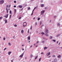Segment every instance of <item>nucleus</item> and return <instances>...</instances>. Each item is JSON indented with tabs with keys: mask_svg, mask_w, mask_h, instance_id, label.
Listing matches in <instances>:
<instances>
[{
	"mask_svg": "<svg viewBox=\"0 0 62 62\" xmlns=\"http://www.w3.org/2000/svg\"><path fill=\"white\" fill-rule=\"evenodd\" d=\"M4 2V0H1L0 1V4H3Z\"/></svg>",
	"mask_w": 62,
	"mask_h": 62,
	"instance_id": "1",
	"label": "nucleus"
},
{
	"mask_svg": "<svg viewBox=\"0 0 62 62\" xmlns=\"http://www.w3.org/2000/svg\"><path fill=\"white\" fill-rule=\"evenodd\" d=\"M23 26H25L26 25V22H24L23 23Z\"/></svg>",
	"mask_w": 62,
	"mask_h": 62,
	"instance_id": "2",
	"label": "nucleus"
},
{
	"mask_svg": "<svg viewBox=\"0 0 62 62\" xmlns=\"http://www.w3.org/2000/svg\"><path fill=\"white\" fill-rule=\"evenodd\" d=\"M45 34H48V29H46L45 31Z\"/></svg>",
	"mask_w": 62,
	"mask_h": 62,
	"instance_id": "3",
	"label": "nucleus"
},
{
	"mask_svg": "<svg viewBox=\"0 0 62 62\" xmlns=\"http://www.w3.org/2000/svg\"><path fill=\"white\" fill-rule=\"evenodd\" d=\"M44 12H45V10L42 11L41 12V15H43L44 13Z\"/></svg>",
	"mask_w": 62,
	"mask_h": 62,
	"instance_id": "4",
	"label": "nucleus"
},
{
	"mask_svg": "<svg viewBox=\"0 0 62 62\" xmlns=\"http://www.w3.org/2000/svg\"><path fill=\"white\" fill-rule=\"evenodd\" d=\"M8 14L6 16H4V17H5L6 18H7L8 17Z\"/></svg>",
	"mask_w": 62,
	"mask_h": 62,
	"instance_id": "5",
	"label": "nucleus"
},
{
	"mask_svg": "<svg viewBox=\"0 0 62 62\" xmlns=\"http://www.w3.org/2000/svg\"><path fill=\"white\" fill-rule=\"evenodd\" d=\"M50 54H51L50 52H49L46 54V55H47V56H48L49 55H50Z\"/></svg>",
	"mask_w": 62,
	"mask_h": 62,
	"instance_id": "6",
	"label": "nucleus"
},
{
	"mask_svg": "<svg viewBox=\"0 0 62 62\" xmlns=\"http://www.w3.org/2000/svg\"><path fill=\"white\" fill-rule=\"evenodd\" d=\"M24 54L23 53L22 54H21L20 56V57H22L23 56V55Z\"/></svg>",
	"mask_w": 62,
	"mask_h": 62,
	"instance_id": "7",
	"label": "nucleus"
},
{
	"mask_svg": "<svg viewBox=\"0 0 62 62\" xmlns=\"http://www.w3.org/2000/svg\"><path fill=\"white\" fill-rule=\"evenodd\" d=\"M57 59H55L54 60V62H57Z\"/></svg>",
	"mask_w": 62,
	"mask_h": 62,
	"instance_id": "8",
	"label": "nucleus"
},
{
	"mask_svg": "<svg viewBox=\"0 0 62 62\" xmlns=\"http://www.w3.org/2000/svg\"><path fill=\"white\" fill-rule=\"evenodd\" d=\"M45 35L46 36H47V37H48L49 36V35L47 33H46L45 34Z\"/></svg>",
	"mask_w": 62,
	"mask_h": 62,
	"instance_id": "9",
	"label": "nucleus"
},
{
	"mask_svg": "<svg viewBox=\"0 0 62 62\" xmlns=\"http://www.w3.org/2000/svg\"><path fill=\"white\" fill-rule=\"evenodd\" d=\"M61 55H60L57 56V57L58 58H60V57H61Z\"/></svg>",
	"mask_w": 62,
	"mask_h": 62,
	"instance_id": "10",
	"label": "nucleus"
},
{
	"mask_svg": "<svg viewBox=\"0 0 62 62\" xmlns=\"http://www.w3.org/2000/svg\"><path fill=\"white\" fill-rule=\"evenodd\" d=\"M8 8H6V10H7V13H8Z\"/></svg>",
	"mask_w": 62,
	"mask_h": 62,
	"instance_id": "11",
	"label": "nucleus"
},
{
	"mask_svg": "<svg viewBox=\"0 0 62 62\" xmlns=\"http://www.w3.org/2000/svg\"><path fill=\"white\" fill-rule=\"evenodd\" d=\"M19 7L20 8H22V6H19Z\"/></svg>",
	"mask_w": 62,
	"mask_h": 62,
	"instance_id": "12",
	"label": "nucleus"
},
{
	"mask_svg": "<svg viewBox=\"0 0 62 62\" xmlns=\"http://www.w3.org/2000/svg\"><path fill=\"white\" fill-rule=\"evenodd\" d=\"M21 33H23V30H21Z\"/></svg>",
	"mask_w": 62,
	"mask_h": 62,
	"instance_id": "13",
	"label": "nucleus"
},
{
	"mask_svg": "<svg viewBox=\"0 0 62 62\" xmlns=\"http://www.w3.org/2000/svg\"><path fill=\"white\" fill-rule=\"evenodd\" d=\"M11 52H9L8 53V54L9 55H10V54H11Z\"/></svg>",
	"mask_w": 62,
	"mask_h": 62,
	"instance_id": "14",
	"label": "nucleus"
},
{
	"mask_svg": "<svg viewBox=\"0 0 62 62\" xmlns=\"http://www.w3.org/2000/svg\"><path fill=\"white\" fill-rule=\"evenodd\" d=\"M28 39H29V40H30V36H29L28 37Z\"/></svg>",
	"mask_w": 62,
	"mask_h": 62,
	"instance_id": "15",
	"label": "nucleus"
},
{
	"mask_svg": "<svg viewBox=\"0 0 62 62\" xmlns=\"http://www.w3.org/2000/svg\"><path fill=\"white\" fill-rule=\"evenodd\" d=\"M47 47H45L44 48V49L45 50V49H47Z\"/></svg>",
	"mask_w": 62,
	"mask_h": 62,
	"instance_id": "16",
	"label": "nucleus"
},
{
	"mask_svg": "<svg viewBox=\"0 0 62 62\" xmlns=\"http://www.w3.org/2000/svg\"><path fill=\"white\" fill-rule=\"evenodd\" d=\"M8 44L9 46H10L11 45V44H10V43H8Z\"/></svg>",
	"mask_w": 62,
	"mask_h": 62,
	"instance_id": "17",
	"label": "nucleus"
},
{
	"mask_svg": "<svg viewBox=\"0 0 62 62\" xmlns=\"http://www.w3.org/2000/svg\"><path fill=\"white\" fill-rule=\"evenodd\" d=\"M44 6V5L43 4H41V7H43Z\"/></svg>",
	"mask_w": 62,
	"mask_h": 62,
	"instance_id": "18",
	"label": "nucleus"
},
{
	"mask_svg": "<svg viewBox=\"0 0 62 62\" xmlns=\"http://www.w3.org/2000/svg\"><path fill=\"white\" fill-rule=\"evenodd\" d=\"M53 38V37H52V36H51L50 37V39H52V38Z\"/></svg>",
	"mask_w": 62,
	"mask_h": 62,
	"instance_id": "19",
	"label": "nucleus"
},
{
	"mask_svg": "<svg viewBox=\"0 0 62 62\" xmlns=\"http://www.w3.org/2000/svg\"><path fill=\"white\" fill-rule=\"evenodd\" d=\"M5 23H7L8 22V21H7V20H5Z\"/></svg>",
	"mask_w": 62,
	"mask_h": 62,
	"instance_id": "20",
	"label": "nucleus"
},
{
	"mask_svg": "<svg viewBox=\"0 0 62 62\" xmlns=\"http://www.w3.org/2000/svg\"><path fill=\"white\" fill-rule=\"evenodd\" d=\"M37 58H38V56H36L35 58V59H36Z\"/></svg>",
	"mask_w": 62,
	"mask_h": 62,
	"instance_id": "21",
	"label": "nucleus"
},
{
	"mask_svg": "<svg viewBox=\"0 0 62 62\" xmlns=\"http://www.w3.org/2000/svg\"><path fill=\"white\" fill-rule=\"evenodd\" d=\"M14 26L15 27H17V25L15 24L14 25Z\"/></svg>",
	"mask_w": 62,
	"mask_h": 62,
	"instance_id": "22",
	"label": "nucleus"
},
{
	"mask_svg": "<svg viewBox=\"0 0 62 62\" xmlns=\"http://www.w3.org/2000/svg\"><path fill=\"white\" fill-rule=\"evenodd\" d=\"M41 34H45V33L44 32H42L41 33Z\"/></svg>",
	"mask_w": 62,
	"mask_h": 62,
	"instance_id": "23",
	"label": "nucleus"
},
{
	"mask_svg": "<svg viewBox=\"0 0 62 62\" xmlns=\"http://www.w3.org/2000/svg\"><path fill=\"white\" fill-rule=\"evenodd\" d=\"M2 18H3V17H0V20H1V19H2Z\"/></svg>",
	"mask_w": 62,
	"mask_h": 62,
	"instance_id": "24",
	"label": "nucleus"
},
{
	"mask_svg": "<svg viewBox=\"0 0 62 62\" xmlns=\"http://www.w3.org/2000/svg\"><path fill=\"white\" fill-rule=\"evenodd\" d=\"M11 15H10V17H9L10 19V18H11Z\"/></svg>",
	"mask_w": 62,
	"mask_h": 62,
	"instance_id": "25",
	"label": "nucleus"
},
{
	"mask_svg": "<svg viewBox=\"0 0 62 62\" xmlns=\"http://www.w3.org/2000/svg\"><path fill=\"white\" fill-rule=\"evenodd\" d=\"M60 36V34H59L58 35H57L56 37H58V36Z\"/></svg>",
	"mask_w": 62,
	"mask_h": 62,
	"instance_id": "26",
	"label": "nucleus"
},
{
	"mask_svg": "<svg viewBox=\"0 0 62 62\" xmlns=\"http://www.w3.org/2000/svg\"><path fill=\"white\" fill-rule=\"evenodd\" d=\"M41 58H39V61H40V60H41Z\"/></svg>",
	"mask_w": 62,
	"mask_h": 62,
	"instance_id": "27",
	"label": "nucleus"
},
{
	"mask_svg": "<svg viewBox=\"0 0 62 62\" xmlns=\"http://www.w3.org/2000/svg\"><path fill=\"white\" fill-rule=\"evenodd\" d=\"M35 26H36L37 25V23H36L35 24Z\"/></svg>",
	"mask_w": 62,
	"mask_h": 62,
	"instance_id": "28",
	"label": "nucleus"
},
{
	"mask_svg": "<svg viewBox=\"0 0 62 62\" xmlns=\"http://www.w3.org/2000/svg\"><path fill=\"white\" fill-rule=\"evenodd\" d=\"M10 14H11L12 13H11V11L10 10Z\"/></svg>",
	"mask_w": 62,
	"mask_h": 62,
	"instance_id": "29",
	"label": "nucleus"
},
{
	"mask_svg": "<svg viewBox=\"0 0 62 62\" xmlns=\"http://www.w3.org/2000/svg\"><path fill=\"white\" fill-rule=\"evenodd\" d=\"M57 25H58V26H59V25H60V24L58 23L57 24Z\"/></svg>",
	"mask_w": 62,
	"mask_h": 62,
	"instance_id": "30",
	"label": "nucleus"
},
{
	"mask_svg": "<svg viewBox=\"0 0 62 62\" xmlns=\"http://www.w3.org/2000/svg\"><path fill=\"white\" fill-rule=\"evenodd\" d=\"M33 57V55H32V54H31V57Z\"/></svg>",
	"mask_w": 62,
	"mask_h": 62,
	"instance_id": "31",
	"label": "nucleus"
},
{
	"mask_svg": "<svg viewBox=\"0 0 62 62\" xmlns=\"http://www.w3.org/2000/svg\"><path fill=\"white\" fill-rule=\"evenodd\" d=\"M38 20H40V18H38Z\"/></svg>",
	"mask_w": 62,
	"mask_h": 62,
	"instance_id": "32",
	"label": "nucleus"
},
{
	"mask_svg": "<svg viewBox=\"0 0 62 62\" xmlns=\"http://www.w3.org/2000/svg\"><path fill=\"white\" fill-rule=\"evenodd\" d=\"M21 18H22V17H19V19H21Z\"/></svg>",
	"mask_w": 62,
	"mask_h": 62,
	"instance_id": "33",
	"label": "nucleus"
},
{
	"mask_svg": "<svg viewBox=\"0 0 62 62\" xmlns=\"http://www.w3.org/2000/svg\"><path fill=\"white\" fill-rule=\"evenodd\" d=\"M53 41H54V42H55V40H53Z\"/></svg>",
	"mask_w": 62,
	"mask_h": 62,
	"instance_id": "34",
	"label": "nucleus"
},
{
	"mask_svg": "<svg viewBox=\"0 0 62 62\" xmlns=\"http://www.w3.org/2000/svg\"><path fill=\"white\" fill-rule=\"evenodd\" d=\"M33 12H32V13L31 14V16L33 15Z\"/></svg>",
	"mask_w": 62,
	"mask_h": 62,
	"instance_id": "35",
	"label": "nucleus"
},
{
	"mask_svg": "<svg viewBox=\"0 0 62 62\" xmlns=\"http://www.w3.org/2000/svg\"><path fill=\"white\" fill-rule=\"evenodd\" d=\"M30 9V7H29L28 9V10H29Z\"/></svg>",
	"mask_w": 62,
	"mask_h": 62,
	"instance_id": "36",
	"label": "nucleus"
},
{
	"mask_svg": "<svg viewBox=\"0 0 62 62\" xmlns=\"http://www.w3.org/2000/svg\"><path fill=\"white\" fill-rule=\"evenodd\" d=\"M5 39H6V38H4L3 39L4 40H5Z\"/></svg>",
	"mask_w": 62,
	"mask_h": 62,
	"instance_id": "37",
	"label": "nucleus"
},
{
	"mask_svg": "<svg viewBox=\"0 0 62 62\" xmlns=\"http://www.w3.org/2000/svg\"><path fill=\"white\" fill-rule=\"evenodd\" d=\"M29 30H28V33H29Z\"/></svg>",
	"mask_w": 62,
	"mask_h": 62,
	"instance_id": "38",
	"label": "nucleus"
},
{
	"mask_svg": "<svg viewBox=\"0 0 62 62\" xmlns=\"http://www.w3.org/2000/svg\"><path fill=\"white\" fill-rule=\"evenodd\" d=\"M7 49V48H4V51H5L6 49Z\"/></svg>",
	"mask_w": 62,
	"mask_h": 62,
	"instance_id": "39",
	"label": "nucleus"
},
{
	"mask_svg": "<svg viewBox=\"0 0 62 62\" xmlns=\"http://www.w3.org/2000/svg\"><path fill=\"white\" fill-rule=\"evenodd\" d=\"M14 3H16V1L15 0V1H14Z\"/></svg>",
	"mask_w": 62,
	"mask_h": 62,
	"instance_id": "40",
	"label": "nucleus"
},
{
	"mask_svg": "<svg viewBox=\"0 0 62 62\" xmlns=\"http://www.w3.org/2000/svg\"><path fill=\"white\" fill-rule=\"evenodd\" d=\"M32 26H31V27L30 28V29H32Z\"/></svg>",
	"mask_w": 62,
	"mask_h": 62,
	"instance_id": "41",
	"label": "nucleus"
},
{
	"mask_svg": "<svg viewBox=\"0 0 62 62\" xmlns=\"http://www.w3.org/2000/svg\"><path fill=\"white\" fill-rule=\"evenodd\" d=\"M15 12H16V9H15Z\"/></svg>",
	"mask_w": 62,
	"mask_h": 62,
	"instance_id": "42",
	"label": "nucleus"
},
{
	"mask_svg": "<svg viewBox=\"0 0 62 62\" xmlns=\"http://www.w3.org/2000/svg\"><path fill=\"white\" fill-rule=\"evenodd\" d=\"M16 6H14V8H16Z\"/></svg>",
	"mask_w": 62,
	"mask_h": 62,
	"instance_id": "43",
	"label": "nucleus"
},
{
	"mask_svg": "<svg viewBox=\"0 0 62 62\" xmlns=\"http://www.w3.org/2000/svg\"><path fill=\"white\" fill-rule=\"evenodd\" d=\"M42 43H44V41H43L42 42Z\"/></svg>",
	"mask_w": 62,
	"mask_h": 62,
	"instance_id": "44",
	"label": "nucleus"
},
{
	"mask_svg": "<svg viewBox=\"0 0 62 62\" xmlns=\"http://www.w3.org/2000/svg\"><path fill=\"white\" fill-rule=\"evenodd\" d=\"M56 17V16H54V18H55Z\"/></svg>",
	"mask_w": 62,
	"mask_h": 62,
	"instance_id": "45",
	"label": "nucleus"
},
{
	"mask_svg": "<svg viewBox=\"0 0 62 62\" xmlns=\"http://www.w3.org/2000/svg\"><path fill=\"white\" fill-rule=\"evenodd\" d=\"M10 5H9L8 6V8H10Z\"/></svg>",
	"mask_w": 62,
	"mask_h": 62,
	"instance_id": "46",
	"label": "nucleus"
},
{
	"mask_svg": "<svg viewBox=\"0 0 62 62\" xmlns=\"http://www.w3.org/2000/svg\"><path fill=\"white\" fill-rule=\"evenodd\" d=\"M34 10H35V9H34L33 11H32V12H34Z\"/></svg>",
	"mask_w": 62,
	"mask_h": 62,
	"instance_id": "47",
	"label": "nucleus"
},
{
	"mask_svg": "<svg viewBox=\"0 0 62 62\" xmlns=\"http://www.w3.org/2000/svg\"><path fill=\"white\" fill-rule=\"evenodd\" d=\"M39 43V41H37V43Z\"/></svg>",
	"mask_w": 62,
	"mask_h": 62,
	"instance_id": "48",
	"label": "nucleus"
},
{
	"mask_svg": "<svg viewBox=\"0 0 62 62\" xmlns=\"http://www.w3.org/2000/svg\"><path fill=\"white\" fill-rule=\"evenodd\" d=\"M43 54V53H41V54Z\"/></svg>",
	"mask_w": 62,
	"mask_h": 62,
	"instance_id": "49",
	"label": "nucleus"
},
{
	"mask_svg": "<svg viewBox=\"0 0 62 62\" xmlns=\"http://www.w3.org/2000/svg\"><path fill=\"white\" fill-rule=\"evenodd\" d=\"M36 7H35L34 9H36Z\"/></svg>",
	"mask_w": 62,
	"mask_h": 62,
	"instance_id": "50",
	"label": "nucleus"
},
{
	"mask_svg": "<svg viewBox=\"0 0 62 62\" xmlns=\"http://www.w3.org/2000/svg\"><path fill=\"white\" fill-rule=\"evenodd\" d=\"M55 56L54 55H53V57H55Z\"/></svg>",
	"mask_w": 62,
	"mask_h": 62,
	"instance_id": "51",
	"label": "nucleus"
},
{
	"mask_svg": "<svg viewBox=\"0 0 62 62\" xmlns=\"http://www.w3.org/2000/svg\"><path fill=\"white\" fill-rule=\"evenodd\" d=\"M51 57V56H48V58H49V57Z\"/></svg>",
	"mask_w": 62,
	"mask_h": 62,
	"instance_id": "52",
	"label": "nucleus"
},
{
	"mask_svg": "<svg viewBox=\"0 0 62 62\" xmlns=\"http://www.w3.org/2000/svg\"><path fill=\"white\" fill-rule=\"evenodd\" d=\"M45 9H47V7H45Z\"/></svg>",
	"mask_w": 62,
	"mask_h": 62,
	"instance_id": "53",
	"label": "nucleus"
},
{
	"mask_svg": "<svg viewBox=\"0 0 62 62\" xmlns=\"http://www.w3.org/2000/svg\"><path fill=\"white\" fill-rule=\"evenodd\" d=\"M22 50H23V51L24 50V49H23V48L22 49Z\"/></svg>",
	"mask_w": 62,
	"mask_h": 62,
	"instance_id": "54",
	"label": "nucleus"
},
{
	"mask_svg": "<svg viewBox=\"0 0 62 62\" xmlns=\"http://www.w3.org/2000/svg\"><path fill=\"white\" fill-rule=\"evenodd\" d=\"M35 45H36V44H34V46H35Z\"/></svg>",
	"mask_w": 62,
	"mask_h": 62,
	"instance_id": "55",
	"label": "nucleus"
},
{
	"mask_svg": "<svg viewBox=\"0 0 62 62\" xmlns=\"http://www.w3.org/2000/svg\"><path fill=\"white\" fill-rule=\"evenodd\" d=\"M36 47H38V45L36 46Z\"/></svg>",
	"mask_w": 62,
	"mask_h": 62,
	"instance_id": "56",
	"label": "nucleus"
},
{
	"mask_svg": "<svg viewBox=\"0 0 62 62\" xmlns=\"http://www.w3.org/2000/svg\"><path fill=\"white\" fill-rule=\"evenodd\" d=\"M32 46H30V47H32Z\"/></svg>",
	"mask_w": 62,
	"mask_h": 62,
	"instance_id": "57",
	"label": "nucleus"
},
{
	"mask_svg": "<svg viewBox=\"0 0 62 62\" xmlns=\"http://www.w3.org/2000/svg\"><path fill=\"white\" fill-rule=\"evenodd\" d=\"M35 19V17H34L33 18V19Z\"/></svg>",
	"mask_w": 62,
	"mask_h": 62,
	"instance_id": "58",
	"label": "nucleus"
},
{
	"mask_svg": "<svg viewBox=\"0 0 62 62\" xmlns=\"http://www.w3.org/2000/svg\"><path fill=\"white\" fill-rule=\"evenodd\" d=\"M8 5H7L6 6V7H8Z\"/></svg>",
	"mask_w": 62,
	"mask_h": 62,
	"instance_id": "59",
	"label": "nucleus"
},
{
	"mask_svg": "<svg viewBox=\"0 0 62 62\" xmlns=\"http://www.w3.org/2000/svg\"><path fill=\"white\" fill-rule=\"evenodd\" d=\"M60 43H59L58 44L59 45H60Z\"/></svg>",
	"mask_w": 62,
	"mask_h": 62,
	"instance_id": "60",
	"label": "nucleus"
},
{
	"mask_svg": "<svg viewBox=\"0 0 62 62\" xmlns=\"http://www.w3.org/2000/svg\"><path fill=\"white\" fill-rule=\"evenodd\" d=\"M8 10H10V8H9L8 9Z\"/></svg>",
	"mask_w": 62,
	"mask_h": 62,
	"instance_id": "61",
	"label": "nucleus"
},
{
	"mask_svg": "<svg viewBox=\"0 0 62 62\" xmlns=\"http://www.w3.org/2000/svg\"><path fill=\"white\" fill-rule=\"evenodd\" d=\"M58 43V41H57V43Z\"/></svg>",
	"mask_w": 62,
	"mask_h": 62,
	"instance_id": "62",
	"label": "nucleus"
},
{
	"mask_svg": "<svg viewBox=\"0 0 62 62\" xmlns=\"http://www.w3.org/2000/svg\"><path fill=\"white\" fill-rule=\"evenodd\" d=\"M24 45H22V46H23Z\"/></svg>",
	"mask_w": 62,
	"mask_h": 62,
	"instance_id": "63",
	"label": "nucleus"
},
{
	"mask_svg": "<svg viewBox=\"0 0 62 62\" xmlns=\"http://www.w3.org/2000/svg\"><path fill=\"white\" fill-rule=\"evenodd\" d=\"M11 62H13V60H11Z\"/></svg>",
	"mask_w": 62,
	"mask_h": 62,
	"instance_id": "64",
	"label": "nucleus"
}]
</instances>
